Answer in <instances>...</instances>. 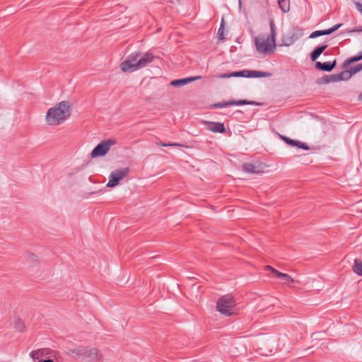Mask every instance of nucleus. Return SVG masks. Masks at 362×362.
I'll use <instances>...</instances> for the list:
<instances>
[{
	"label": "nucleus",
	"instance_id": "f257e3e1",
	"mask_svg": "<svg viewBox=\"0 0 362 362\" xmlns=\"http://www.w3.org/2000/svg\"><path fill=\"white\" fill-rule=\"evenodd\" d=\"M72 104L67 100L62 101L50 107L45 116V120L49 126H57L67 120L71 113Z\"/></svg>",
	"mask_w": 362,
	"mask_h": 362
},
{
	"label": "nucleus",
	"instance_id": "f03ea898",
	"mask_svg": "<svg viewBox=\"0 0 362 362\" xmlns=\"http://www.w3.org/2000/svg\"><path fill=\"white\" fill-rule=\"evenodd\" d=\"M153 59V56L150 52H146L143 55L139 52H134L127 56L121 64L120 68L124 72H134L145 67Z\"/></svg>",
	"mask_w": 362,
	"mask_h": 362
},
{
	"label": "nucleus",
	"instance_id": "7ed1b4c3",
	"mask_svg": "<svg viewBox=\"0 0 362 362\" xmlns=\"http://www.w3.org/2000/svg\"><path fill=\"white\" fill-rule=\"evenodd\" d=\"M269 26L271 31L269 35H267V37L264 35H259L255 38L256 49L257 52L262 54H267L273 52L276 48V30L275 24L273 19H270Z\"/></svg>",
	"mask_w": 362,
	"mask_h": 362
},
{
	"label": "nucleus",
	"instance_id": "20e7f679",
	"mask_svg": "<svg viewBox=\"0 0 362 362\" xmlns=\"http://www.w3.org/2000/svg\"><path fill=\"white\" fill-rule=\"evenodd\" d=\"M67 354L73 357L80 358L85 362H100L102 361L101 354L93 347L77 346L69 349Z\"/></svg>",
	"mask_w": 362,
	"mask_h": 362
},
{
	"label": "nucleus",
	"instance_id": "39448f33",
	"mask_svg": "<svg viewBox=\"0 0 362 362\" xmlns=\"http://www.w3.org/2000/svg\"><path fill=\"white\" fill-rule=\"evenodd\" d=\"M217 310L225 315H232L236 313L235 302L230 295L222 296L217 301Z\"/></svg>",
	"mask_w": 362,
	"mask_h": 362
},
{
	"label": "nucleus",
	"instance_id": "423d86ee",
	"mask_svg": "<svg viewBox=\"0 0 362 362\" xmlns=\"http://www.w3.org/2000/svg\"><path fill=\"white\" fill-rule=\"evenodd\" d=\"M117 144V140L115 139H109L102 141L91 151L92 158H96L105 156L110 151V148Z\"/></svg>",
	"mask_w": 362,
	"mask_h": 362
},
{
	"label": "nucleus",
	"instance_id": "0eeeda50",
	"mask_svg": "<svg viewBox=\"0 0 362 362\" xmlns=\"http://www.w3.org/2000/svg\"><path fill=\"white\" fill-rule=\"evenodd\" d=\"M129 173L128 168H123L121 169L113 170L110 176L109 181L107 184L108 187H115L117 186L120 181H122Z\"/></svg>",
	"mask_w": 362,
	"mask_h": 362
},
{
	"label": "nucleus",
	"instance_id": "6e6552de",
	"mask_svg": "<svg viewBox=\"0 0 362 362\" xmlns=\"http://www.w3.org/2000/svg\"><path fill=\"white\" fill-rule=\"evenodd\" d=\"M54 356V351L48 348L39 349L32 351L30 353V356L35 362H41L43 358L52 357Z\"/></svg>",
	"mask_w": 362,
	"mask_h": 362
},
{
	"label": "nucleus",
	"instance_id": "1a4fd4ad",
	"mask_svg": "<svg viewBox=\"0 0 362 362\" xmlns=\"http://www.w3.org/2000/svg\"><path fill=\"white\" fill-rule=\"evenodd\" d=\"M265 268H266V269L271 271L277 277L283 280L282 283L284 284L291 286V283L295 282V280L291 276H290L288 274L280 272L277 271L276 269L272 267L271 266H267Z\"/></svg>",
	"mask_w": 362,
	"mask_h": 362
},
{
	"label": "nucleus",
	"instance_id": "9d476101",
	"mask_svg": "<svg viewBox=\"0 0 362 362\" xmlns=\"http://www.w3.org/2000/svg\"><path fill=\"white\" fill-rule=\"evenodd\" d=\"M352 76L349 69L341 71L339 74L331 75L326 80L327 83L337 82L340 81L349 80Z\"/></svg>",
	"mask_w": 362,
	"mask_h": 362
},
{
	"label": "nucleus",
	"instance_id": "9b49d317",
	"mask_svg": "<svg viewBox=\"0 0 362 362\" xmlns=\"http://www.w3.org/2000/svg\"><path fill=\"white\" fill-rule=\"evenodd\" d=\"M264 165L261 163L258 164H252V163H245L243 165V168L244 171L248 173L252 174H260L264 171Z\"/></svg>",
	"mask_w": 362,
	"mask_h": 362
},
{
	"label": "nucleus",
	"instance_id": "f8f14e48",
	"mask_svg": "<svg viewBox=\"0 0 362 362\" xmlns=\"http://www.w3.org/2000/svg\"><path fill=\"white\" fill-rule=\"evenodd\" d=\"M252 102L247 101L246 100H230L226 103H220L215 104L214 106L218 108L226 107L230 105H250L252 104Z\"/></svg>",
	"mask_w": 362,
	"mask_h": 362
},
{
	"label": "nucleus",
	"instance_id": "ddd939ff",
	"mask_svg": "<svg viewBox=\"0 0 362 362\" xmlns=\"http://www.w3.org/2000/svg\"><path fill=\"white\" fill-rule=\"evenodd\" d=\"M281 138L288 145L290 146H297L298 148H302L303 150H309V146L305 144V143H303V142H301L300 141H298V140H293V139H291L288 137H286V136H281Z\"/></svg>",
	"mask_w": 362,
	"mask_h": 362
},
{
	"label": "nucleus",
	"instance_id": "4468645a",
	"mask_svg": "<svg viewBox=\"0 0 362 362\" xmlns=\"http://www.w3.org/2000/svg\"><path fill=\"white\" fill-rule=\"evenodd\" d=\"M341 25L342 24H337L329 29L314 31L310 35V38H315L322 35H329L338 30L341 26Z\"/></svg>",
	"mask_w": 362,
	"mask_h": 362
},
{
	"label": "nucleus",
	"instance_id": "2eb2a0df",
	"mask_svg": "<svg viewBox=\"0 0 362 362\" xmlns=\"http://www.w3.org/2000/svg\"><path fill=\"white\" fill-rule=\"evenodd\" d=\"M204 123L207 125V129L216 133H223L226 131L224 124L218 122H204Z\"/></svg>",
	"mask_w": 362,
	"mask_h": 362
},
{
	"label": "nucleus",
	"instance_id": "dca6fc26",
	"mask_svg": "<svg viewBox=\"0 0 362 362\" xmlns=\"http://www.w3.org/2000/svg\"><path fill=\"white\" fill-rule=\"evenodd\" d=\"M199 78H201L200 76H193V77H188V78H181V79H177V80L172 81L170 84L173 86H175V87H181L182 86H185V85L187 84L189 82L196 81V80L199 79Z\"/></svg>",
	"mask_w": 362,
	"mask_h": 362
},
{
	"label": "nucleus",
	"instance_id": "f3484780",
	"mask_svg": "<svg viewBox=\"0 0 362 362\" xmlns=\"http://www.w3.org/2000/svg\"><path fill=\"white\" fill-rule=\"evenodd\" d=\"M335 65H336V61H334L333 63H330V62L322 63L320 62H317L315 63V67L317 69L325 71H332L334 68Z\"/></svg>",
	"mask_w": 362,
	"mask_h": 362
},
{
	"label": "nucleus",
	"instance_id": "a211bd4d",
	"mask_svg": "<svg viewBox=\"0 0 362 362\" xmlns=\"http://www.w3.org/2000/svg\"><path fill=\"white\" fill-rule=\"evenodd\" d=\"M249 70H243L240 71H234L230 74H225L221 76V78H228L230 77H246L248 78Z\"/></svg>",
	"mask_w": 362,
	"mask_h": 362
},
{
	"label": "nucleus",
	"instance_id": "6ab92c4d",
	"mask_svg": "<svg viewBox=\"0 0 362 362\" xmlns=\"http://www.w3.org/2000/svg\"><path fill=\"white\" fill-rule=\"evenodd\" d=\"M327 47V45H323L316 47L310 54L311 60L313 62L315 61L320 56V54L326 49Z\"/></svg>",
	"mask_w": 362,
	"mask_h": 362
},
{
	"label": "nucleus",
	"instance_id": "aec40b11",
	"mask_svg": "<svg viewBox=\"0 0 362 362\" xmlns=\"http://www.w3.org/2000/svg\"><path fill=\"white\" fill-rule=\"evenodd\" d=\"M248 78L270 77L272 74L260 71L249 70Z\"/></svg>",
	"mask_w": 362,
	"mask_h": 362
},
{
	"label": "nucleus",
	"instance_id": "412c9836",
	"mask_svg": "<svg viewBox=\"0 0 362 362\" xmlns=\"http://www.w3.org/2000/svg\"><path fill=\"white\" fill-rule=\"evenodd\" d=\"M362 59V52H360L358 55L354 56L347 59L343 64V67L346 68L352 63L358 62Z\"/></svg>",
	"mask_w": 362,
	"mask_h": 362
},
{
	"label": "nucleus",
	"instance_id": "4be33fe9",
	"mask_svg": "<svg viewBox=\"0 0 362 362\" xmlns=\"http://www.w3.org/2000/svg\"><path fill=\"white\" fill-rule=\"evenodd\" d=\"M280 9L284 13H287L290 10V1L289 0H277Z\"/></svg>",
	"mask_w": 362,
	"mask_h": 362
},
{
	"label": "nucleus",
	"instance_id": "5701e85b",
	"mask_svg": "<svg viewBox=\"0 0 362 362\" xmlns=\"http://www.w3.org/2000/svg\"><path fill=\"white\" fill-rule=\"evenodd\" d=\"M353 271L357 275L362 276V259H356L354 260Z\"/></svg>",
	"mask_w": 362,
	"mask_h": 362
},
{
	"label": "nucleus",
	"instance_id": "b1692460",
	"mask_svg": "<svg viewBox=\"0 0 362 362\" xmlns=\"http://www.w3.org/2000/svg\"><path fill=\"white\" fill-rule=\"evenodd\" d=\"M25 258L27 259L28 262L32 266L35 265L37 262V256L33 253L28 252L25 254Z\"/></svg>",
	"mask_w": 362,
	"mask_h": 362
},
{
	"label": "nucleus",
	"instance_id": "393cba45",
	"mask_svg": "<svg viewBox=\"0 0 362 362\" xmlns=\"http://www.w3.org/2000/svg\"><path fill=\"white\" fill-rule=\"evenodd\" d=\"M361 70H362V63L356 64L354 66H351L349 69V71L352 76L357 74L358 72L361 71Z\"/></svg>",
	"mask_w": 362,
	"mask_h": 362
},
{
	"label": "nucleus",
	"instance_id": "a878e982",
	"mask_svg": "<svg viewBox=\"0 0 362 362\" xmlns=\"http://www.w3.org/2000/svg\"><path fill=\"white\" fill-rule=\"evenodd\" d=\"M15 327L19 332H23L25 328L24 323L20 319H16L15 322Z\"/></svg>",
	"mask_w": 362,
	"mask_h": 362
},
{
	"label": "nucleus",
	"instance_id": "bb28decb",
	"mask_svg": "<svg viewBox=\"0 0 362 362\" xmlns=\"http://www.w3.org/2000/svg\"><path fill=\"white\" fill-rule=\"evenodd\" d=\"M217 37L218 40L224 39V28H223V19L222 20V23L217 33Z\"/></svg>",
	"mask_w": 362,
	"mask_h": 362
},
{
	"label": "nucleus",
	"instance_id": "cd10ccee",
	"mask_svg": "<svg viewBox=\"0 0 362 362\" xmlns=\"http://www.w3.org/2000/svg\"><path fill=\"white\" fill-rule=\"evenodd\" d=\"M354 4L356 9L362 13V0H354Z\"/></svg>",
	"mask_w": 362,
	"mask_h": 362
},
{
	"label": "nucleus",
	"instance_id": "c85d7f7f",
	"mask_svg": "<svg viewBox=\"0 0 362 362\" xmlns=\"http://www.w3.org/2000/svg\"><path fill=\"white\" fill-rule=\"evenodd\" d=\"M158 145L162 146H165V147H166V146H183V145L177 144V143L165 144V143L160 142L158 144Z\"/></svg>",
	"mask_w": 362,
	"mask_h": 362
},
{
	"label": "nucleus",
	"instance_id": "c756f323",
	"mask_svg": "<svg viewBox=\"0 0 362 362\" xmlns=\"http://www.w3.org/2000/svg\"><path fill=\"white\" fill-rule=\"evenodd\" d=\"M239 11H241L243 8L242 0H238Z\"/></svg>",
	"mask_w": 362,
	"mask_h": 362
},
{
	"label": "nucleus",
	"instance_id": "7c9ffc66",
	"mask_svg": "<svg viewBox=\"0 0 362 362\" xmlns=\"http://www.w3.org/2000/svg\"><path fill=\"white\" fill-rule=\"evenodd\" d=\"M353 31L354 32H362V26H359V27L355 28Z\"/></svg>",
	"mask_w": 362,
	"mask_h": 362
},
{
	"label": "nucleus",
	"instance_id": "2f4dec72",
	"mask_svg": "<svg viewBox=\"0 0 362 362\" xmlns=\"http://www.w3.org/2000/svg\"><path fill=\"white\" fill-rule=\"evenodd\" d=\"M41 362H54V361L51 359H45L44 361H42Z\"/></svg>",
	"mask_w": 362,
	"mask_h": 362
},
{
	"label": "nucleus",
	"instance_id": "473e14b6",
	"mask_svg": "<svg viewBox=\"0 0 362 362\" xmlns=\"http://www.w3.org/2000/svg\"><path fill=\"white\" fill-rule=\"evenodd\" d=\"M359 99L362 100V93L359 95Z\"/></svg>",
	"mask_w": 362,
	"mask_h": 362
},
{
	"label": "nucleus",
	"instance_id": "72a5a7b5",
	"mask_svg": "<svg viewBox=\"0 0 362 362\" xmlns=\"http://www.w3.org/2000/svg\"><path fill=\"white\" fill-rule=\"evenodd\" d=\"M243 12H244L245 15L247 16V13L245 11H243Z\"/></svg>",
	"mask_w": 362,
	"mask_h": 362
}]
</instances>
